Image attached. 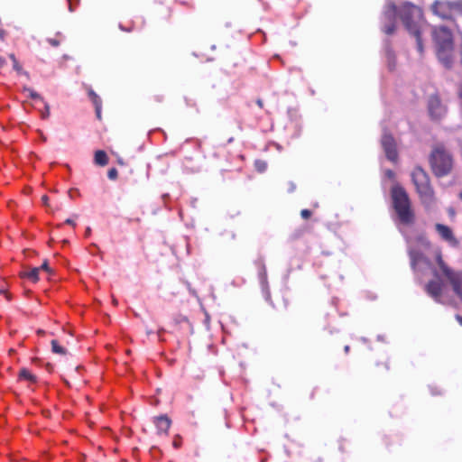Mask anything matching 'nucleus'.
Returning <instances> with one entry per match:
<instances>
[{
	"mask_svg": "<svg viewBox=\"0 0 462 462\" xmlns=\"http://www.w3.org/2000/svg\"><path fill=\"white\" fill-rule=\"evenodd\" d=\"M391 199L398 220L403 225L413 224L415 214L409 195L404 188L399 184L393 185L391 189Z\"/></svg>",
	"mask_w": 462,
	"mask_h": 462,
	"instance_id": "1",
	"label": "nucleus"
},
{
	"mask_svg": "<svg viewBox=\"0 0 462 462\" xmlns=\"http://www.w3.org/2000/svg\"><path fill=\"white\" fill-rule=\"evenodd\" d=\"M432 38L439 60L446 68L450 69L453 63L452 52L454 50L451 31L446 26H436L432 30Z\"/></svg>",
	"mask_w": 462,
	"mask_h": 462,
	"instance_id": "2",
	"label": "nucleus"
},
{
	"mask_svg": "<svg viewBox=\"0 0 462 462\" xmlns=\"http://www.w3.org/2000/svg\"><path fill=\"white\" fill-rule=\"evenodd\" d=\"M429 161L433 174L438 178L448 175L453 169V156L442 143L433 145Z\"/></svg>",
	"mask_w": 462,
	"mask_h": 462,
	"instance_id": "3",
	"label": "nucleus"
},
{
	"mask_svg": "<svg viewBox=\"0 0 462 462\" xmlns=\"http://www.w3.org/2000/svg\"><path fill=\"white\" fill-rule=\"evenodd\" d=\"M411 176L422 204L427 206L432 204L435 201L434 190L427 171L420 166H417L411 171Z\"/></svg>",
	"mask_w": 462,
	"mask_h": 462,
	"instance_id": "4",
	"label": "nucleus"
},
{
	"mask_svg": "<svg viewBox=\"0 0 462 462\" xmlns=\"http://www.w3.org/2000/svg\"><path fill=\"white\" fill-rule=\"evenodd\" d=\"M432 13L444 20H452L462 16V0H437L430 7Z\"/></svg>",
	"mask_w": 462,
	"mask_h": 462,
	"instance_id": "5",
	"label": "nucleus"
},
{
	"mask_svg": "<svg viewBox=\"0 0 462 462\" xmlns=\"http://www.w3.org/2000/svg\"><path fill=\"white\" fill-rule=\"evenodd\" d=\"M397 15L400 16L408 32L420 29L418 21L422 17V11L415 5L410 2L403 3L400 10H397Z\"/></svg>",
	"mask_w": 462,
	"mask_h": 462,
	"instance_id": "6",
	"label": "nucleus"
},
{
	"mask_svg": "<svg viewBox=\"0 0 462 462\" xmlns=\"http://www.w3.org/2000/svg\"><path fill=\"white\" fill-rule=\"evenodd\" d=\"M437 263L443 273V274L448 278L449 282L451 283L455 293L462 300V280L459 273L453 272L448 266L444 263L440 254L437 256Z\"/></svg>",
	"mask_w": 462,
	"mask_h": 462,
	"instance_id": "7",
	"label": "nucleus"
},
{
	"mask_svg": "<svg viewBox=\"0 0 462 462\" xmlns=\"http://www.w3.org/2000/svg\"><path fill=\"white\" fill-rule=\"evenodd\" d=\"M427 106L432 120L439 121L442 119L448 112L447 106L442 103L439 95L437 93L429 97Z\"/></svg>",
	"mask_w": 462,
	"mask_h": 462,
	"instance_id": "8",
	"label": "nucleus"
},
{
	"mask_svg": "<svg viewBox=\"0 0 462 462\" xmlns=\"http://www.w3.org/2000/svg\"><path fill=\"white\" fill-rule=\"evenodd\" d=\"M381 143L387 159L393 162H397L398 152L393 136L388 133L383 134V135L382 136Z\"/></svg>",
	"mask_w": 462,
	"mask_h": 462,
	"instance_id": "9",
	"label": "nucleus"
},
{
	"mask_svg": "<svg viewBox=\"0 0 462 462\" xmlns=\"http://www.w3.org/2000/svg\"><path fill=\"white\" fill-rule=\"evenodd\" d=\"M397 16V6L394 3H389L383 12V17L388 21V24L383 27V32L391 35L395 32V20Z\"/></svg>",
	"mask_w": 462,
	"mask_h": 462,
	"instance_id": "10",
	"label": "nucleus"
},
{
	"mask_svg": "<svg viewBox=\"0 0 462 462\" xmlns=\"http://www.w3.org/2000/svg\"><path fill=\"white\" fill-rule=\"evenodd\" d=\"M154 424L158 434H167L171 424V420L166 415H161L154 419Z\"/></svg>",
	"mask_w": 462,
	"mask_h": 462,
	"instance_id": "11",
	"label": "nucleus"
},
{
	"mask_svg": "<svg viewBox=\"0 0 462 462\" xmlns=\"http://www.w3.org/2000/svg\"><path fill=\"white\" fill-rule=\"evenodd\" d=\"M441 291H442L441 284L438 282L430 281L427 284L428 293L430 294L434 298L439 297L441 294Z\"/></svg>",
	"mask_w": 462,
	"mask_h": 462,
	"instance_id": "12",
	"label": "nucleus"
},
{
	"mask_svg": "<svg viewBox=\"0 0 462 462\" xmlns=\"http://www.w3.org/2000/svg\"><path fill=\"white\" fill-rule=\"evenodd\" d=\"M94 162L97 165L106 166L108 163V157L102 150H97L95 152Z\"/></svg>",
	"mask_w": 462,
	"mask_h": 462,
	"instance_id": "13",
	"label": "nucleus"
},
{
	"mask_svg": "<svg viewBox=\"0 0 462 462\" xmlns=\"http://www.w3.org/2000/svg\"><path fill=\"white\" fill-rule=\"evenodd\" d=\"M18 377L20 380H25L32 383H35L37 382V377L32 374L27 368H22L19 371Z\"/></svg>",
	"mask_w": 462,
	"mask_h": 462,
	"instance_id": "14",
	"label": "nucleus"
},
{
	"mask_svg": "<svg viewBox=\"0 0 462 462\" xmlns=\"http://www.w3.org/2000/svg\"><path fill=\"white\" fill-rule=\"evenodd\" d=\"M409 32L415 37L418 51L420 54H422L423 53V42H422V39H421L420 28L411 31V32Z\"/></svg>",
	"mask_w": 462,
	"mask_h": 462,
	"instance_id": "15",
	"label": "nucleus"
},
{
	"mask_svg": "<svg viewBox=\"0 0 462 462\" xmlns=\"http://www.w3.org/2000/svg\"><path fill=\"white\" fill-rule=\"evenodd\" d=\"M440 238L448 243L451 246H457L458 245V241L454 236V233H439Z\"/></svg>",
	"mask_w": 462,
	"mask_h": 462,
	"instance_id": "16",
	"label": "nucleus"
},
{
	"mask_svg": "<svg viewBox=\"0 0 462 462\" xmlns=\"http://www.w3.org/2000/svg\"><path fill=\"white\" fill-rule=\"evenodd\" d=\"M390 367L386 361L379 362L375 365L374 374L378 376L383 375L387 371H389Z\"/></svg>",
	"mask_w": 462,
	"mask_h": 462,
	"instance_id": "17",
	"label": "nucleus"
},
{
	"mask_svg": "<svg viewBox=\"0 0 462 462\" xmlns=\"http://www.w3.org/2000/svg\"><path fill=\"white\" fill-rule=\"evenodd\" d=\"M88 95L95 107L102 106V100L100 97L91 88H88Z\"/></svg>",
	"mask_w": 462,
	"mask_h": 462,
	"instance_id": "18",
	"label": "nucleus"
},
{
	"mask_svg": "<svg viewBox=\"0 0 462 462\" xmlns=\"http://www.w3.org/2000/svg\"><path fill=\"white\" fill-rule=\"evenodd\" d=\"M40 268H32L29 272L24 273L23 276L30 279L32 282H36L39 280Z\"/></svg>",
	"mask_w": 462,
	"mask_h": 462,
	"instance_id": "19",
	"label": "nucleus"
},
{
	"mask_svg": "<svg viewBox=\"0 0 462 462\" xmlns=\"http://www.w3.org/2000/svg\"><path fill=\"white\" fill-rule=\"evenodd\" d=\"M51 350L55 354H59L61 356H65L67 354V350L61 346L59 342L55 339L51 340Z\"/></svg>",
	"mask_w": 462,
	"mask_h": 462,
	"instance_id": "20",
	"label": "nucleus"
},
{
	"mask_svg": "<svg viewBox=\"0 0 462 462\" xmlns=\"http://www.w3.org/2000/svg\"><path fill=\"white\" fill-rule=\"evenodd\" d=\"M13 69L17 72V74L24 75L27 79L30 78L29 73L23 69V67L18 60H14V62L13 63Z\"/></svg>",
	"mask_w": 462,
	"mask_h": 462,
	"instance_id": "21",
	"label": "nucleus"
},
{
	"mask_svg": "<svg viewBox=\"0 0 462 462\" xmlns=\"http://www.w3.org/2000/svg\"><path fill=\"white\" fill-rule=\"evenodd\" d=\"M23 91L27 92L29 94V97L32 99H41L42 100V97L38 94L36 91H34L32 88L24 87Z\"/></svg>",
	"mask_w": 462,
	"mask_h": 462,
	"instance_id": "22",
	"label": "nucleus"
},
{
	"mask_svg": "<svg viewBox=\"0 0 462 462\" xmlns=\"http://www.w3.org/2000/svg\"><path fill=\"white\" fill-rule=\"evenodd\" d=\"M61 34L58 33L56 38H48L47 42L53 47H58L61 42Z\"/></svg>",
	"mask_w": 462,
	"mask_h": 462,
	"instance_id": "23",
	"label": "nucleus"
},
{
	"mask_svg": "<svg viewBox=\"0 0 462 462\" xmlns=\"http://www.w3.org/2000/svg\"><path fill=\"white\" fill-rule=\"evenodd\" d=\"M255 166H256L257 171H260V172L264 171L266 170V168H267L266 162H264L263 161H256L255 162Z\"/></svg>",
	"mask_w": 462,
	"mask_h": 462,
	"instance_id": "24",
	"label": "nucleus"
},
{
	"mask_svg": "<svg viewBox=\"0 0 462 462\" xmlns=\"http://www.w3.org/2000/svg\"><path fill=\"white\" fill-rule=\"evenodd\" d=\"M117 175H118V171L116 168H111L110 170H108L107 171V177L110 179V180H116L117 178Z\"/></svg>",
	"mask_w": 462,
	"mask_h": 462,
	"instance_id": "25",
	"label": "nucleus"
},
{
	"mask_svg": "<svg viewBox=\"0 0 462 462\" xmlns=\"http://www.w3.org/2000/svg\"><path fill=\"white\" fill-rule=\"evenodd\" d=\"M312 216V211L310 209H302L300 211V217L303 219H309Z\"/></svg>",
	"mask_w": 462,
	"mask_h": 462,
	"instance_id": "26",
	"label": "nucleus"
},
{
	"mask_svg": "<svg viewBox=\"0 0 462 462\" xmlns=\"http://www.w3.org/2000/svg\"><path fill=\"white\" fill-rule=\"evenodd\" d=\"M50 116V106L46 103L44 106V111L42 112V118L47 119Z\"/></svg>",
	"mask_w": 462,
	"mask_h": 462,
	"instance_id": "27",
	"label": "nucleus"
},
{
	"mask_svg": "<svg viewBox=\"0 0 462 462\" xmlns=\"http://www.w3.org/2000/svg\"><path fill=\"white\" fill-rule=\"evenodd\" d=\"M296 184L293 182V181H289L287 183V192L288 193H292L296 190Z\"/></svg>",
	"mask_w": 462,
	"mask_h": 462,
	"instance_id": "28",
	"label": "nucleus"
},
{
	"mask_svg": "<svg viewBox=\"0 0 462 462\" xmlns=\"http://www.w3.org/2000/svg\"><path fill=\"white\" fill-rule=\"evenodd\" d=\"M436 230L437 231H443V232L451 231L450 227H448V226L443 225V224H437L436 225Z\"/></svg>",
	"mask_w": 462,
	"mask_h": 462,
	"instance_id": "29",
	"label": "nucleus"
},
{
	"mask_svg": "<svg viewBox=\"0 0 462 462\" xmlns=\"http://www.w3.org/2000/svg\"><path fill=\"white\" fill-rule=\"evenodd\" d=\"M39 268H40V271L44 270L48 273H51V270L49 267L48 262L46 260L42 263V264Z\"/></svg>",
	"mask_w": 462,
	"mask_h": 462,
	"instance_id": "30",
	"label": "nucleus"
},
{
	"mask_svg": "<svg viewBox=\"0 0 462 462\" xmlns=\"http://www.w3.org/2000/svg\"><path fill=\"white\" fill-rule=\"evenodd\" d=\"M64 223L69 225L71 228L77 227L76 222L73 219L68 218Z\"/></svg>",
	"mask_w": 462,
	"mask_h": 462,
	"instance_id": "31",
	"label": "nucleus"
},
{
	"mask_svg": "<svg viewBox=\"0 0 462 462\" xmlns=\"http://www.w3.org/2000/svg\"><path fill=\"white\" fill-rule=\"evenodd\" d=\"M385 176L389 179H393L395 174L392 170L385 171Z\"/></svg>",
	"mask_w": 462,
	"mask_h": 462,
	"instance_id": "32",
	"label": "nucleus"
},
{
	"mask_svg": "<svg viewBox=\"0 0 462 462\" xmlns=\"http://www.w3.org/2000/svg\"><path fill=\"white\" fill-rule=\"evenodd\" d=\"M457 96L459 97V100H460V103H461V106H462V84H460L458 86Z\"/></svg>",
	"mask_w": 462,
	"mask_h": 462,
	"instance_id": "33",
	"label": "nucleus"
},
{
	"mask_svg": "<svg viewBox=\"0 0 462 462\" xmlns=\"http://www.w3.org/2000/svg\"><path fill=\"white\" fill-rule=\"evenodd\" d=\"M101 108L102 106H96L95 107V110H96V115H97V117L100 120L101 119Z\"/></svg>",
	"mask_w": 462,
	"mask_h": 462,
	"instance_id": "34",
	"label": "nucleus"
},
{
	"mask_svg": "<svg viewBox=\"0 0 462 462\" xmlns=\"http://www.w3.org/2000/svg\"><path fill=\"white\" fill-rule=\"evenodd\" d=\"M448 212L451 218L455 217L456 212L453 208H448Z\"/></svg>",
	"mask_w": 462,
	"mask_h": 462,
	"instance_id": "35",
	"label": "nucleus"
},
{
	"mask_svg": "<svg viewBox=\"0 0 462 462\" xmlns=\"http://www.w3.org/2000/svg\"><path fill=\"white\" fill-rule=\"evenodd\" d=\"M42 201L43 205L48 206V205H49V204H48V202H49V197H48L47 195H43V196L42 197Z\"/></svg>",
	"mask_w": 462,
	"mask_h": 462,
	"instance_id": "36",
	"label": "nucleus"
},
{
	"mask_svg": "<svg viewBox=\"0 0 462 462\" xmlns=\"http://www.w3.org/2000/svg\"><path fill=\"white\" fill-rule=\"evenodd\" d=\"M6 64V61L4 57L0 56V68L5 67Z\"/></svg>",
	"mask_w": 462,
	"mask_h": 462,
	"instance_id": "37",
	"label": "nucleus"
},
{
	"mask_svg": "<svg viewBox=\"0 0 462 462\" xmlns=\"http://www.w3.org/2000/svg\"><path fill=\"white\" fill-rule=\"evenodd\" d=\"M5 32L0 29V40L5 41Z\"/></svg>",
	"mask_w": 462,
	"mask_h": 462,
	"instance_id": "38",
	"label": "nucleus"
},
{
	"mask_svg": "<svg viewBox=\"0 0 462 462\" xmlns=\"http://www.w3.org/2000/svg\"><path fill=\"white\" fill-rule=\"evenodd\" d=\"M8 57L10 58V60H12L13 63L14 62V60H17V59L14 53H10L8 55Z\"/></svg>",
	"mask_w": 462,
	"mask_h": 462,
	"instance_id": "39",
	"label": "nucleus"
},
{
	"mask_svg": "<svg viewBox=\"0 0 462 462\" xmlns=\"http://www.w3.org/2000/svg\"><path fill=\"white\" fill-rule=\"evenodd\" d=\"M257 105L260 106V107H263V101L261 99H258L257 100Z\"/></svg>",
	"mask_w": 462,
	"mask_h": 462,
	"instance_id": "40",
	"label": "nucleus"
},
{
	"mask_svg": "<svg viewBox=\"0 0 462 462\" xmlns=\"http://www.w3.org/2000/svg\"><path fill=\"white\" fill-rule=\"evenodd\" d=\"M457 319L458 320L459 324L462 326V317L457 316Z\"/></svg>",
	"mask_w": 462,
	"mask_h": 462,
	"instance_id": "41",
	"label": "nucleus"
},
{
	"mask_svg": "<svg viewBox=\"0 0 462 462\" xmlns=\"http://www.w3.org/2000/svg\"><path fill=\"white\" fill-rule=\"evenodd\" d=\"M344 349H345L346 353H348L350 350V347H349V346H346Z\"/></svg>",
	"mask_w": 462,
	"mask_h": 462,
	"instance_id": "42",
	"label": "nucleus"
},
{
	"mask_svg": "<svg viewBox=\"0 0 462 462\" xmlns=\"http://www.w3.org/2000/svg\"><path fill=\"white\" fill-rule=\"evenodd\" d=\"M173 445H174V447H175V448H178V447H179V442L174 441V442H173Z\"/></svg>",
	"mask_w": 462,
	"mask_h": 462,
	"instance_id": "43",
	"label": "nucleus"
},
{
	"mask_svg": "<svg viewBox=\"0 0 462 462\" xmlns=\"http://www.w3.org/2000/svg\"><path fill=\"white\" fill-rule=\"evenodd\" d=\"M458 197L462 199V191L459 192Z\"/></svg>",
	"mask_w": 462,
	"mask_h": 462,
	"instance_id": "44",
	"label": "nucleus"
},
{
	"mask_svg": "<svg viewBox=\"0 0 462 462\" xmlns=\"http://www.w3.org/2000/svg\"><path fill=\"white\" fill-rule=\"evenodd\" d=\"M38 333H39V334H42V333H43V331H42V330H39V331H38Z\"/></svg>",
	"mask_w": 462,
	"mask_h": 462,
	"instance_id": "45",
	"label": "nucleus"
},
{
	"mask_svg": "<svg viewBox=\"0 0 462 462\" xmlns=\"http://www.w3.org/2000/svg\"><path fill=\"white\" fill-rule=\"evenodd\" d=\"M0 293H5V291L3 290H0Z\"/></svg>",
	"mask_w": 462,
	"mask_h": 462,
	"instance_id": "46",
	"label": "nucleus"
}]
</instances>
